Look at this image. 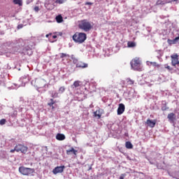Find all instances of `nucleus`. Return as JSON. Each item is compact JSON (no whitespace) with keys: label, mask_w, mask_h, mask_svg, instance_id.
Instances as JSON below:
<instances>
[{"label":"nucleus","mask_w":179,"mask_h":179,"mask_svg":"<svg viewBox=\"0 0 179 179\" xmlns=\"http://www.w3.org/2000/svg\"><path fill=\"white\" fill-rule=\"evenodd\" d=\"M168 119L169 121H174L176 120V114L171 113L168 115Z\"/></svg>","instance_id":"16"},{"label":"nucleus","mask_w":179,"mask_h":179,"mask_svg":"<svg viewBox=\"0 0 179 179\" xmlns=\"http://www.w3.org/2000/svg\"><path fill=\"white\" fill-rule=\"evenodd\" d=\"M15 152H20L23 155H26V153H27V150H29V148L23 144H17L15 146Z\"/></svg>","instance_id":"5"},{"label":"nucleus","mask_w":179,"mask_h":179,"mask_svg":"<svg viewBox=\"0 0 179 179\" xmlns=\"http://www.w3.org/2000/svg\"><path fill=\"white\" fill-rule=\"evenodd\" d=\"M82 82L79 80L74 81L73 84L71 85V89H77V87H80Z\"/></svg>","instance_id":"13"},{"label":"nucleus","mask_w":179,"mask_h":179,"mask_svg":"<svg viewBox=\"0 0 179 179\" xmlns=\"http://www.w3.org/2000/svg\"><path fill=\"white\" fill-rule=\"evenodd\" d=\"M85 5H93V3H92V2H86Z\"/></svg>","instance_id":"38"},{"label":"nucleus","mask_w":179,"mask_h":179,"mask_svg":"<svg viewBox=\"0 0 179 179\" xmlns=\"http://www.w3.org/2000/svg\"><path fill=\"white\" fill-rule=\"evenodd\" d=\"M5 124H6V120L5 119H1L0 120V125H5Z\"/></svg>","instance_id":"30"},{"label":"nucleus","mask_w":179,"mask_h":179,"mask_svg":"<svg viewBox=\"0 0 179 179\" xmlns=\"http://www.w3.org/2000/svg\"><path fill=\"white\" fill-rule=\"evenodd\" d=\"M124 111H125V105H124V103H120L117 108V115H121V114H124Z\"/></svg>","instance_id":"10"},{"label":"nucleus","mask_w":179,"mask_h":179,"mask_svg":"<svg viewBox=\"0 0 179 179\" xmlns=\"http://www.w3.org/2000/svg\"><path fill=\"white\" fill-rule=\"evenodd\" d=\"M55 34H57V36L58 37V36H62V32H59V33L55 32Z\"/></svg>","instance_id":"36"},{"label":"nucleus","mask_w":179,"mask_h":179,"mask_svg":"<svg viewBox=\"0 0 179 179\" xmlns=\"http://www.w3.org/2000/svg\"><path fill=\"white\" fill-rule=\"evenodd\" d=\"M59 93H64L65 92V87H60L59 89Z\"/></svg>","instance_id":"31"},{"label":"nucleus","mask_w":179,"mask_h":179,"mask_svg":"<svg viewBox=\"0 0 179 179\" xmlns=\"http://www.w3.org/2000/svg\"><path fill=\"white\" fill-rule=\"evenodd\" d=\"M78 27L84 31H89L92 30V24L87 20H83L79 22Z\"/></svg>","instance_id":"3"},{"label":"nucleus","mask_w":179,"mask_h":179,"mask_svg":"<svg viewBox=\"0 0 179 179\" xmlns=\"http://www.w3.org/2000/svg\"><path fill=\"white\" fill-rule=\"evenodd\" d=\"M66 155H68L69 156L71 155H74V157H77L78 156V150H75L73 147H71L70 149L66 150Z\"/></svg>","instance_id":"8"},{"label":"nucleus","mask_w":179,"mask_h":179,"mask_svg":"<svg viewBox=\"0 0 179 179\" xmlns=\"http://www.w3.org/2000/svg\"><path fill=\"white\" fill-rule=\"evenodd\" d=\"M56 139L57 141H65V135L63 134H57L56 135Z\"/></svg>","instance_id":"14"},{"label":"nucleus","mask_w":179,"mask_h":179,"mask_svg":"<svg viewBox=\"0 0 179 179\" xmlns=\"http://www.w3.org/2000/svg\"><path fill=\"white\" fill-rule=\"evenodd\" d=\"M86 38H87L86 34L82 32H76L73 36V41L78 44L85 43V41H86Z\"/></svg>","instance_id":"1"},{"label":"nucleus","mask_w":179,"mask_h":179,"mask_svg":"<svg viewBox=\"0 0 179 179\" xmlns=\"http://www.w3.org/2000/svg\"><path fill=\"white\" fill-rule=\"evenodd\" d=\"M151 65H152V66H155V68H160V64H157V62H151L150 63Z\"/></svg>","instance_id":"26"},{"label":"nucleus","mask_w":179,"mask_h":179,"mask_svg":"<svg viewBox=\"0 0 179 179\" xmlns=\"http://www.w3.org/2000/svg\"><path fill=\"white\" fill-rule=\"evenodd\" d=\"M171 58L172 66H176V65H179L178 55L174 54L171 56Z\"/></svg>","instance_id":"6"},{"label":"nucleus","mask_w":179,"mask_h":179,"mask_svg":"<svg viewBox=\"0 0 179 179\" xmlns=\"http://www.w3.org/2000/svg\"><path fill=\"white\" fill-rule=\"evenodd\" d=\"M52 36V34L50 33V34H46V35H45V37H46L47 38H48V37H51Z\"/></svg>","instance_id":"35"},{"label":"nucleus","mask_w":179,"mask_h":179,"mask_svg":"<svg viewBox=\"0 0 179 179\" xmlns=\"http://www.w3.org/2000/svg\"><path fill=\"white\" fill-rule=\"evenodd\" d=\"M0 71H1V67H0Z\"/></svg>","instance_id":"42"},{"label":"nucleus","mask_w":179,"mask_h":179,"mask_svg":"<svg viewBox=\"0 0 179 179\" xmlns=\"http://www.w3.org/2000/svg\"><path fill=\"white\" fill-rule=\"evenodd\" d=\"M167 43H168V44H169V45H171L173 44H176V42L174 41V39L173 40L168 39Z\"/></svg>","instance_id":"27"},{"label":"nucleus","mask_w":179,"mask_h":179,"mask_svg":"<svg viewBox=\"0 0 179 179\" xmlns=\"http://www.w3.org/2000/svg\"><path fill=\"white\" fill-rule=\"evenodd\" d=\"M124 177H125V175L122 174L120 177V179H124Z\"/></svg>","instance_id":"39"},{"label":"nucleus","mask_w":179,"mask_h":179,"mask_svg":"<svg viewBox=\"0 0 179 179\" xmlns=\"http://www.w3.org/2000/svg\"><path fill=\"white\" fill-rule=\"evenodd\" d=\"M178 40H179V36L173 39V41H175V43H178Z\"/></svg>","instance_id":"34"},{"label":"nucleus","mask_w":179,"mask_h":179,"mask_svg":"<svg viewBox=\"0 0 179 179\" xmlns=\"http://www.w3.org/2000/svg\"><path fill=\"white\" fill-rule=\"evenodd\" d=\"M64 170H65V166H56L53 170V174H58L59 173H64Z\"/></svg>","instance_id":"7"},{"label":"nucleus","mask_w":179,"mask_h":179,"mask_svg":"<svg viewBox=\"0 0 179 179\" xmlns=\"http://www.w3.org/2000/svg\"><path fill=\"white\" fill-rule=\"evenodd\" d=\"M73 64H75L76 65H78V62H79V61H78V59H74L73 60Z\"/></svg>","instance_id":"33"},{"label":"nucleus","mask_w":179,"mask_h":179,"mask_svg":"<svg viewBox=\"0 0 179 179\" xmlns=\"http://www.w3.org/2000/svg\"><path fill=\"white\" fill-rule=\"evenodd\" d=\"M156 120H152L150 119H148L147 121L145 122V124H147V125L150 127V128H155V127H156Z\"/></svg>","instance_id":"9"},{"label":"nucleus","mask_w":179,"mask_h":179,"mask_svg":"<svg viewBox=\"0 0 179 179\" xmlns=\"http://www.w3.org/2000/svg\"><path fill=\"white\" fill-rule=\"evenodd\" d=\"M28 51H29L30 52H31V50H28Z\"/></svg>","instance_id":"41"},{"label":"nucleus","mask_w":179,"mask_h":179,"mask_svg":"<svg viewBox=\"0 0 179 179\" xmlns=\"http://www.w3.org/2000/svg\"><path fill=\"white\" fill-rule=\"evenodd\" d=\"M69 55L66 53H60V58L62 59V61L65 60V58H69Z\"/></svg>","instance_id":"20"},{"label":"nucleus","mask_w":179,"mask_h":179,"mask_svg":"<svg viewBox=\"0 0 179 179\" xmlns=\"http://www.w3.org/2000/svg\"><path fill=\"white\" fill-rule=\"evenodd\" d=\"M56 22L57 23H62L64 22V18L62 17V15H59L56 17Z\"/></svg>","instance_id":"17"},{"label":"nucleus","mask_w":179,"mask_h":179,"mask_svg":"<svg viewBox=\"0 0 179 179\" xmlns=\"http://www.w3.org/2000/svg\"><path fill=\"white\" fill-rule=\"evenodd\" d=\"M34 10L35 12H38V10H40V7H38V6H36L34 8Z\"/></svg>","instance_id":"32"},{"label":"nucleus","mask_w":179,"mask_h":179,"mask_svg":"<svg viewBox=\"0 0 179 179\" xmlns=\"http://www.w3.org/2000/svg\"><path fill=\"white\" fill-rule=\"evenodd\" d=\"M94 117L97 118V120H100L101 118V114H100V110L94 112Z\"/></svg>","instance_id":"18"},{"label":"nucleus","mask_w":179,"mask_h":179,"mask_svg":"<svg viewBox=\"0 0 179 179\" xmlns=\"http://www.w3.org/2000/svg\"><path fill=\"white\" fill-rule=\"evenodd\" d=\"M10 153H15V152H16V150H15V148H14V149H12V150H10Z\"/></svg>","instance_id":"37"},{"label":"nucleus","mask_w":179,"mask_h":179,"mask_svg":"<svg viewBox=\"0 0 179 179\" xmlns=\"http://www.w3.org/2000/svg\"><path fill=\"white\" fill-rule=\"evenodd\" d=\"M54 1H55V3H59V5L62 3H65V2H66V0H54Z\"/></svg>","instance_id":"25"},{"label":"nucleus","mask_w":179,"mask_h":179,"mask_svg":"<svg viewBox=\"0 0 179 179\" xmlns=\"http://www.w3.org/2000/svg\"><path fill=\"white\" fill-rule=\"evenodd\" d=\"M127 47H129V48H134V47H136V43H135V42L129 41L127 43Z\"/></svg>","instance_id":"19"},{"label":"nucleus","mask_w":179,"mask_h":179,"mask_svg":"<svg viewBox=\"0 0 179 179\" xmlns=\"http://www.w3.org/2000/svg\"><path fill=\"white\" fill-rule=\"evenodd\" d=\"M57 35H52V36H50V37H49V41L51 42V43H54V41H57V40H55V38H57ZM55 40V41H54Z\"/></svg>","instance_id":"23"},{"label":"nucleus","mask_w":179,"mask_h":179,"mask_svg":"<svg viewBox=\"0 0 179 179\" xmlns=\"http://www.w3.org/2000/svg\"><path fill=\"white\" fill-rule=\"evenodd\" d=\"M51 97H52V99H57L58 97V92L52 91L51 93Z\"/></svg>","instance_id":"24"},{"label":"nucleus","mask_w":179,"mask_h":179,"mask_svg":"<svg viewBox=\"0 0 179 179\" xmlns=\"http://www.w3.org/2000/svg\"><path fill=\"white\" fill-rule=\"evenodd\" d=\"M13 3H15V5H19V6H22V5H23L22 0H13Z\"/></svg>","instance_id":"22"},{"label":"nucleus","mask_w":179,"mask_h":179,"mask_svg":"<svg viewBox=\"0 0 179 179\" xmlns=\"http://www.w3.org/2000/svg\"><path fill=\"white\" fill-rule=\"evenodd\" d=\"M130 65L133 71H138L142 72V67L141 66V59L139 57H135L130 62Z\"/></svg>","instance_id":"2"},{"label":"nucleus","mask_w":179,"mask_h":179,"mask_svg":"<svg viewBox=\"0 0 179 179\" xmlns=\"http://www.w3.org/2000/svg\"><path fill=\"white\" fill-rule=\"evenodd\" d=\"M164 69H168V71H173V68H171L169 64H164Z\"/></svg>","instance_id":"28"},{"label":"nucleus","mask_w":179,"mask_h":179,"mask_svg":"<svg viewBox=\"0 0 179 179\" xmlns=\"http://www.w3.org/2000/svg\"><path fill=\"white\" fill-rule=\"evenodd\" d=\"M125 146L127 149H132V148H134V145L130 141H127L125 143Z\"/></svg>","instance_id":"21"},{"label":"nucleus","mask_w":179,"mask_h":179,"mask_svg":"<svg viewBox=\"0 0 179 179\" xmlns=\"http://www.w3.org/2000/svg\"><path fill=\"white\" fill-rule=\"evenodd\" d=\"M34 169L26 168L24 166L19 167V172L22 174V176H30L34 173Z\"/></svg>","instance_id":"4"},{"label":"nucleus","mask_w":179,"mask_h":179,"mask_svg":"<svg viewBox=\"0 0 179 179\" xmlns=\"http://www.w3.org/2000/svg\"><path fill=\"white\" fill-rule=\"evenodd\" d=\"M87 66H89V64L83 62H78L76 64V68H82L83 69L87 68Z\"/></svg>","instance_id":"11"},{"label":"nucleus","mask_w":179,"mask_h":179,"mask_svg":"<svg viewBox=\"0 0 179 179\" xmlns=\"http://www.w3.org/2000/svg\"><path fill=\"white\" fill-rule=\"evenodd\" d=\"M171 2H178V0H171V1H162L161 0H158L157 5H165V3H170Z\"/></svg>","instance_id":"12"},{"label":"nucleus","mask_w":179,"mask_h":179,"mask_svg":"<svg viewBox=\"0 0 179 179\" xmlns=\"http://www.w3.org/2000/svg\"><path fill=\"white\" fill-rule=\"evenodd\" d=\"M28 2H33V0H28Z\"/></svg>","instance_id":"40"},{"label":"nucleus","mask_w":179,"mask_h":179,"mask_svg":"<svg viewBox=\"0 0 179 179\" xmlns=\"http://www.w3.org/2000/svg\"><path fill=\"white\" fill-rule=\"evenodd\" d=\"M127 82L128 85H134V83H135L134 80H131V78H128L127 80Z\"/></svg>","instance_id":"29"},{"label":"nucleus","mask_w":179,"mask_h":179,"mask_svg":"<svg viewBox=\"0 0 179 179\" xmlns=\"http://www.w3.org/2000/svg\"><path fill=\"white\" fill-rule=\"evenodd\" d=\"M49 103H48V106H49V107H52V110H54L55 107H54V104H55V103H57V101H54L53 99H50Z\"/></svg>","instance_id":"15"}]
</instances>
